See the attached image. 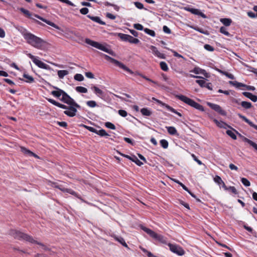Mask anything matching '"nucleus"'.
Returning a JSON list of instances; mask_svg holds the SVG:
<instances>
[{"label":"nucleus","mask_w":257,"mask_h":257,"mask_svg":"<svg viewBox=\"0 0 257 257\" xmlns=\"http://www.w3.org/2000/svg\"><path fill=\"white\" fill-rule=\"evenodd\" d=\"M54 88L56 90L52 91L51 94L57 98H59L62 96V97L60 99V100L67 104L68 106L61 104L51 98H47V100L53 105L65 109L64 113L68 116L73 117L75 116L77 112V109L80 108V106L64 90L57 87H54Z\"/></svg>","instance_id":"nucleus-1"},{"label":"nucleus","mask_w":257,"mask_h":257,"mask_svg":"<svg viewBox=\"0 0 257 257\" xmlns=\"http://www.w3.org/2000/svg\"><path fill=\"white\" fill-rule=\"evenodd\" d=\"M23 36L29 44L36 48L40 49L45 44L43 40L31 33L25 32L23 34Z\"/></svg>","instance_id":"nucleus-2"},{"label":"nucleus","mask_w":257,"mask_h":257,"mask_svg":"<svg viewBox=\"0 0 257 257\" xmlns=\"http://www.w3.org/2000/svg\"><path fill=\"white\" fill-rule=\"evenodd\" d=\"M14 237L15 238L20 239V240H24L27 241H29L32 243H37L39 244L42 249L44 250H47L48 248L44 244L38 242L35 240H34L31 236L28 235L27 234L21 232L19 231H15L13 233Z\"/></svg>","instance_id":"nucleus-3"},{"label":"nucleus","mask_w":257,"mask_h":257,"mask_svg":"<svg viewBox=\"0 0 257 257\" xmlns=\"http://www.w3.org/2000/svg\"><path fill=\"white\" fill-rule=\"evenodd\" d=\"M20 11L23 13L26 17L28 18H30V19H33V18H32V16H34L35 17L39 19V20L42 21L43 22L46 23L47 24L55 28V29H57V30H60V28L59 26H58L57 25H56L55 24H54V23L50 21H48L43 18H42V17L38 15H36V14H34V15H33L32 13H31L28 10H26L24 8H21L20 9Z\"/></svg>","instance_id":"nucleus-4"},{"label":"nucleus","mask_w":257,"mask_h":257,"mask_svg":"<svg viewBox=\"0 0 257 257\" xmlns=\"http://www.w3.org/2000/svg\"><path fill=\"white\" fill-rule=\"evenodd\" d=\"M85 42L92 47L96 48L99 50H100L101 51H103L105 52H106L108 53L109 54L112 55V56H115L114 52L112 51L111 49H109L107 47L105 46L104 45L100 44L97 42L93 41L89 39H85Z\"/></svg>","instance_id":"nucleus-5"},{"label":"nucleus","mask_w":257,"mask_h":257,"mask_svg":"<svg viewBox=\"0 0 257 257\" xmlns=\"http://www.w3.org/2000/svg\"><path fill=\"white\" fill-rule=\"evenodd\" d=\"M176 97L178 98L179 100L184 102V103L199 110L204 111V108L202 105H200V104L194 101L193 99H191L185 95H176Z\"/></svg>","instance_id":"nucleus-6"},{"label":"nucleus","mask_w":257,"mask_h":257,"mask_svg":"<svg viewBox=\"0 0 257 257\" xmlns=\"http://www.w3.org/2000/svg\"><path fill=\"white\" fill-rule=\"evenodd\" d=\"M141 228L145 231L147 234L150 235L152 238L158 240L159 241L163 243H166V238L163 236V235H161L160 234H158L156 233L155 232L153 231L152 230L147 228L145 226H142Z\"/></svg>","instance_id":"nucleus-7"},{"label":"nucleus","mask_w":257,"mask_h":257,"mask_svg":"<svg viewBox=\"0 0 257 257\" xmlns=\"http://www.w3.org/2000/svg\"><path fill=\"white\" fill-rule=\"evenodd\" d=\"M103 56L106 60L110 61L111 63L114 64L115 65H116L118 67H119V68L123 69L124 70L128 72L129 73H130L131 74H133V72L130 69H129L126 66H125L123 64H122V63L110 57V56H109L107 55L103 54Z\"/></svg>","instance_id":"nucleus-8"},{"label":"nucleus","mask_w":257,"mask_h":257,"mask_svg":"<svg viewBox=\"0 0 257 257\" xmlns=\"http://www.w3.org/2000/svg\"><path fill=\"white\" fill-rule=\"evenodd\" d=\"M168 245L169 247L170 250L174 253L179 255H183L185 253L183 249L179 245L169 243Z\"/></svg>","instance_id":"nucleus-9"},{"label":"nucleus","mask_w":257,"mask_h":257,"mask_svg":"<svg viewBox=\"0 0 257 257\" xmlns=\"http://www.w3.org/2000/svg\"><path fill=\"white\" fill-rule=\"evenodd\" d=\"M229 83L235 87L236 88H239L241 87H245L246 89L247 90H252V91H253L255 90V87L254 86H250V85H247L246 84H243L242 83H240V82H238L237 81H229Z\"/></svg>","instance_id":"nucleus-10"},{"label":"nucleus","mask_w":257,"mask_h":257,"mask_svg":"<svg viewBox=\"0 0 257 257\" xmlns=\"http://www.w3.org/2000/svg\"><path fill=\"white\" fill-rule=\"evenodd\" d=\"M207 104L211 108L214 110L215 111L217 112L223 116L226 115V112H225V111L222 109L220 105L211 102H207Z\"/></svg>","instance_id":"nucleus-11"},{"label":"nucleus","mask_w":257,"mask_h":257,"mask_svg":"<svg viewBox=\"0 0 257 257\" xmlns=\"http://www.w3.org/2000/svg\"><path fill=\"white\" fill-rule=\"evenodd\" d=\"M150 49L152 53L156 57L161 59L166 58L165 55L159 52L155 46L151 45L150 46Z\"/></svg>","instance_id":"nucleus-12"},{"label":"nucleus","mask_w":257,"mask_h":257,"mask_svg":"<svg viewBox=\"0 0 257 257\" xmlns=\"http://www.w3.org/2000/svg\"><path fill=\"white\" fill-rule=\"evenodd\" d=\"M185 10H187V11L193 14L200 16L203 18H206V16L205 15V14H204L203 13L200 12V10L198 9L191 8H185Z\"/></svg>","instance_id":"nucleus-13"},{"label":"nucleus","mask_w":257,"mask_h":257,"mask_svg":"<svg viewBox=\"0 0 257 257\" xmlns=\"http://www.w3.org/2000/svg\"><path fill=\"white\" fill-rule=\"evenodd\" d=\"M34 63L39 68L45 69L46 70L50 69V66L44 63V62L37 58L36 59V60H35Z\"/></svg>","instance_id":"nucleus-14"},{"label":"nucleus","mask_w":257,"mask_h":257,"mask_svg":"<svg viewBox=\"0 0 257 257\" xmlns=\"http://www.w3.org/2000/svg\"><path fill=\"white\" fill-rule=\"evenodd\" d=\"M237 115L242 120H243L245 122L247 123L250 126L253 127L254 129L257 130V125L253 124L251 121H250L248 118H247L245 116L242 115L240 113H238Z\"/></svg>","instance_id":"nucleus-15"},{"label":"nucleus","mask_w":257,"mask_h":257,"mask_svg":"<svg viewBox=\"0 0 257 257\" xmlns=\"http://www.w3.org/2000/svg\"><path fill=\"white\" fill-rule=\"evenodd\" d=\"M242 94L247 97L248 98L250 99L251 101L253 102H256L257 101V96L253 95L250 92H243L242 93Z\"/></svg>","instance_id":"nucleus-16"},{"label":"nucleus","mask_w":257,"mask_h":257,"mask_svg":"<svg viewBox=\"0 0 257 257\" xmlns=\"http://www.w3.org/2000/svg\"><path fill=\"white\" fill-rule=\"evenodd\" d=\"M87 17L89 18L90 19L92 20L93 21L97 23L100 25H105V23L101 21L99 17H94V16H91L90 15H87Z\"/></svg>","instance_id":"nucleus-17"},{"label":"nucleus","mask_w":257,"mask_h":257,"mask_svg":"<svg viewBox=\"0 0 257 257\" xmlns=\"http://www.w3.org/2000/svg\"><path fill=\"white\" fill-rule=\"evenodd\" d=\"M190 72H193L196 74H203L205 76V74H207L205 70L202 69L199 67H195Z\"/></svg>","instance_id":"nucleus-18"},{"label":"nucleus","mask_w":257,"mask_h":257,"mask_svg":"<svg viewBox=\"0 0 257 257\" xmlns=\"http://www.w3.org/2000/svg\"><path fill=\"white\" fill-rule=\"evenodd\" d=\"M69 74V71L66 70H58L57 74L60 79H63L64 76Z\"/></svg>","instance_id":"nucleus-19"},{"label":"nucleus","mask_w":257,"mask_h":257,"mask_svg":"<svg viewBox=\"0 0 257 257\" xmlns=\"http://www.w3.org/2000/svg\"><path fill=\"white\" fill-rule=\"evenodd\" d=\"M92 89L93 90L94 93L99 97H101L103 95V91L100 89L99 88L96 86H93L92 87Z\"/></svg>","instance_id":"nucleus-20"},{"label":"nucleus","mask_w":257,"mask_h":257,"mask_svg":"<svg viewBox=\"0 0 257 257\" xmlns=\"http://www.w3.org/2000/svg\"><path fill=\"white\" fill-rule=\"evenodd\" d=\"M166 128L168 132L171 135H176L177 134V131L175 127L173 126H167Z\"/></svg>","instance_id":"nucleus-21"},{"label":"nucleus","mask_w":257,"mask_h":257,"mask_svg":"<svg viewBox=\"0 0 257 257\" xmlns=\"http://www.w3.org/2000/svg\"><path fill=\"white\" fill-rule=\"evenodd\" d=\"M213 121L220 128H225L226 126H227V124L222 121H218L216 119H214Z\"/></svg>","instance_id":"nucleus-22"},{"label":"nucleus","mask_w":257,"mask_h":257,"mask_svg":"<svg viewBox=\"0 0 257 257\" xmlns=\"http://www.w3.org/2000/svg\"><path fill=\"white\" fill-rule=\"evenodd\" d=\"M23 77L26 79L25 81L27 83H33L34 82L33 77L27 74H24Z\"/></svg>","instance_id":"nucleus-23"},{"label":"nucleus","mask_w":257,"mask_h":257,"mask_svg":"<svg viewBox=\"0 0 257 257\" xmlns=\"http://www.w3.org/2000/svg\"><path fill=\"white\" fill-rule=\"evenodd\" d=\"M243 140L244 142L248 143L249 145L252 146L254 149H256V148H257V144L253 142L252 141L249 140L248 139L244 138H243Z\"/></svg>","instance_id":"nucleus-24"},{"label":"nucleus","mask_w":257,"mask_h":257,"mask_svg":"<svg viewBox=\"0 0 257 257\" xmlns=\"http://www.w3.org/2000/svg\"><path fill=\"white\" fill-rule=\"evenodd\" d=\"M220 21L225 26H229L231 23V20L230 19H221Z\"/></svg>","instance_id":"nucleus-25"},{"label":"nucleus","mask_w":257,"mask_h":257,"mask_svg":"<svg viewBox=\"0 0 257 257\" xmlns=\"http://www.w3.org/2000/svg\"><path fill=\"white\" fill-rule=\"evenodd\" d=\"M218 72H219L222 74H223V75L226 76V77H227L228 78H230L231 79H234L235 78L234 75L233 74H231V73H228L227 72L223 71H222V70H218Z\"/></svg>","instance_id":"nucleus-26"},{"label":"nucleus","mask_w":257,"mask_h":257,"mask_svg":"<svg viewBox=\"0 0 257 257\" xmlns=\"http://www.w3.org/2000/svg\"><path fill=\"white\" fill-rule=\"evenodd\" d=\"M241 105L245 109H249L251 107L252 104L250 102L242 101L240 103Z\"/></svg>","instance_id":"nucleus-27"},{"label":"nucleus","mask_w":257,"mask_h":257,"mask_svg":"<svg viewBox=\"0 0 257 257\" xmlns=\"http://www.w3.org/2000/svg\"><path fill=\"white\" fill-rule=\"evenodd\" d=\"M141 112L143 115L145 116H150L152 113L151 111L147 108H142Z\"/></svg>","instance_id":"nucleus-28"},{"label":"nucleus","mask_w":257,"mask_h":257,"mask_svg":"<svg viewBox=\"0 0 257 257\" xmlns=\"http://www.w3.org/2000/svg\"><path fill=\"white\" fill-rule=\"evenodd\" d=\"M128 42L132 44H138L140 42V40L137 38H134L131 35H129Z\"/></svg>","instance_id":"nucleus-29"},{"label":"nucleus","mask_w":257,"mask_h":257,"mask_svg":"<svg viewBox=\"0 0 257 257\" xmlns=\"http://www.w3.org/2000/svg\"><path fill=\"white\" fill-rule=\"evenodd\" d=\"M75 89L77 92L79 93H85L87 92V88L82 86H77Z\"/></svg>","instance_id":"nucleus-30"},{"label":"nucleus","mask_w":257,"mask_h":257,"mask_svg":"<svg viewBox=\"0 0 257 257\" xmlns=\"http://www.w3.org/2000/svg\"><path fill=\"white\" fill-rule=\"evenodd\" d=\"M118 36L122 41L128 42L129 35L118 33Z\"/></svg>","instance_id":"nucleus-31"},{"label":"nucleus","mask_w":257,"mask_h":257,"mask_svg":"<svg viewBox=\"0 0 257 257\" xmlns=\"http://www.w3.org/2000/svg\"><path fill=\"white\" fill-rule=\"evenodd\" d=\"M161 69L164 71H167L169 70L168 65L165 62L162 61L160 63Z\"/></svg>","instance_id":"nucleus-32"},{"label":"nucleus","mask_w":257,"mask_h":257,"mask_svg":"<svg viewBox=\"0 0 257 257\" xmlns=\"http://www.w3.org/2000/svg\"><path fill=\"white\" fill-rule=\"evenodd\" d=\"M21 150L22 152L27 156H30L31 155H33V153L32 152L24 147H21Z\"/></svg>","instance_id":"nucleus-33"},{"label":"nucleus","mask_w":257,"mask_h":257,"mask_svg":"<svg viewBox=\"0 0 257 257\" xmlns=\"http://www.w3.org/2000/svg\"><path fill=\"white\" fill-rule=\"evenodd\" d=\"M115 240H116L117 241H118L120 243H121L123 246L125 247H127V245L126 243L125 242V240L124 239L121 237H115Z\"/></svg>","instance_id":"nucleus-34"},{"label":"nucleus","mask_w":257,"mask_h":257,"mask_svg":"<svg viewBox=\"0 0 257 257\" xmlns=\"http://www.w3.org/2000/svg\"><path fill=\"white\" fill-rule=\"evenodd\" d=\"M101 137H108L109 135L103 129L98 130L97 134Z\"/></svg>","instance_id":"nucleus-35"},{"label":"nucleus","mask_w":257,"mask_h":257,"mask_svg":"<svg viewBox=\"0 0 257 257\" xmlns=\"http://www.w3.org/2000/svg\"><path fill=\"white\" fill-rule=\"evenodd\" d=\"M144 31L146 34L152 37H155L156 35L155 32L153 30H150L148 28L144 29Z\"/></svg>","instance_id":"nucleus-36"},{"label":"nucleus","mask_w":257,"mask_h":257,"mask_svg":"<svg viewBox=\"0 0 257 257\" xmlns=\"http://www.w3.org/2000/svg\"><path fill=\"white\" fill-rule=\"evenodd\" d=\"M74 78L75 80L78 81H82L84 80L83 76L81 74H76L74 75Z\"/></svg>","instance_id":"nucleus-37"},{"label":"nucleus","mask_w":257,"mask_h":257,"mask_svg":"<svg viewBox=\"0 0 257 257\" xmlns=\"http://www.w3.org/2000/svg\"><path fill=\"white\" fill-rule=\"evenodd\" d=\"M166 108L168 110H169V111H171V112H172L177 114L179 116H182V114L180 112L177 111L175 109H174L173 108H172L170 106H166Z\"/></svg>","instance_id":"nucleus-38"},{"label":"nucleus","mask_w":257,"mask_h":257,"mask_svg":"<svg viewBox=\"0 0 257 257\" xmlns=\"http://www.w3.org/2000/svg\"><path fill=\"white\" fill-rule=\"evenodd\" d=\"M160 144L161 146L164 148V149H167L168 147V142L166 140H161L160 141Z\"/></svg>","instance_id":"nucleus-39"},{"label":"nucleus","mask_w":257,"mask_h":257,"mask_svg":"<svg viewBox=\"0 0 257 257\" xmlns=\"http://www.w3.org/2000/svg\"><path fill=\"white\" fill-rule=\"evenodd\" d=\"M132 161L135 162L139 166H141L143 164V163L140 161L135 156H133Z\"/></svg>","instance_id":"nucleus-40"},{"label":"nucleus","mask_w":257,"mask_h":257,"mask_svg":"<svg viewBox=\"0 0 257 257\" xmlns=\"http://www.w3.org/2000/svg\"><path fill=\"white\" fill-rule=\"evenodd\" d=\"M241 182L246 187H248L250 185L249 181L245 178H242L241 179Z\"/></svg>","instance_id":"nucleus-41"},{"label":"nucleus","mask_w":257,"mask_h":257,"mask_svg":"<svg viewBox=\"0 0 257 257\" xmlns=\"http://www.w3.org/2000/svg\"><path fill=\"white\" fill-rule=\"evenodd\" d=\"M220 32L222 34H223L225 36H229L230 35V34L229 32L227 31V29L226 28L224 27H221L220 29Z\"/></svg>","instance_id":"nucleus-42"},{"label":"nucleus","mask_w":257,"mask_h":257,"mask_svg":"<svg viewBox=\"0 0 257 257\" xmlns=\"http://www.w3.org/2000/svg\"><path fill=\"white\" fill-rule=\"evenodd\" d=\"M214 181L217 184H218V185H221V184L222 183H223V181L222 180V179L220 177L218 176H216L214 179Z\"/></svg>","instance_id":"nucleus-43"},{"label":"nucleus","mask_w":257,"mask_h":257,"mask_svg":"<svg viewBox=\"0 0 257 257\" xmlns=\"http://www.w3.org/2000/svg\"><path fill=\"white\" fill-rule=\"evenodd\" d=\"M226 134L230 137L232 139L236 140V136L235 135V134L231 130H227L226 131Z\"/></svg>","instance_id":"nucleus-44"},{"label":"nucleus","mask_w":257,"mask_h":257,"mask_svg":"<svg viewBox=\"0 0 257 257\" xmlns=\"http://www.w3.org/2000/svg\"><path fill=\"white\" fill-rule=\"evenodd\" d=\"M105 126L108 128H110V129H111V130H115V125L112 123L111 122H106L105 123Z\"/></svg>","instance_id":"nucleus-45"},{"label":"nucleus","mask_w":257,"mask_h":257,"mask_svg":"<svg viewBox=\"0 0 257 257\" xmlns=\"http://www.w3.org/2000/svg\"><path fill=\"white\" fill-rule=\"evenodd\" d=\"M87 105L90 107H94L96 106L97 104L95 101L90 100L86 102Z\"/></svg>","instance_id":"nucleus-46"},{"label":"nucleus","mask_w":257,"mask_h":257,"mask_svg":"<svg viewBox=\"0 0 257 257\" xmlns=\"http://www.w3.org/2000/svg\"><path fill=\"white\" fill-rule=\"evenodd\" d=\"M196 83H198L201 87H205L206 84V81L205 80H197L196 81Z\"/></svg>","instance_id":"nucleus-47"},{"label":"nucleus","mask_w":257,"mask_h":257,"mask_svg":"<svg viewBox=\"0 0 257 257\" xmlns=\"http://www.w3.org/2000/svg\"><path fill=\"white\" fill-rule=\"evenodd\" d=\"M204 48L205 50L210 52H213L214 50V48L209 44H205Z\"/></svg>","instance_id":"nucleus-48"},{"label":"nucleus","mask_w":257,"mask_h":257,"mask_svg":"<svg viewBox=\"0 0 257 257\" xmlns=\"http://www.w3.org/2000/svg\"><path fill=\"white\" fill-rule=\"evenodd\" d=\"M134 28L138 30H144V27L140 24H135L134 25Z\"/></svg>","instance_id":"nucleus-49"},{"label":"nucleus","mask_w":257,"mask_h":257,"mask_svg":"<svg viewBox=\"0 0 257 257\" xmlns=\"http://www.w3.org/2000/svg\"><path fill=\"white\" fill-rule=\"evenodd\" d=\"M153 99L155 100L157 103H158L159 104L161 105L162 106H164L166 108V106H169L168 104L163 102L161 100L157 99L154 97L153 98Z\"/></svg>","instance_id":"nucleus-50"},{"label":"nucleus","mask_w":257,"mask_h":257,"mask_svg":"<svg viewBox=\"0 0 257 257\" xmlns=\"http://www.w3.org/2000/svg\"><path fill=\"white\" fill-rule=\"evenodd\" d=\"M85 127L90 132L94 133L96 134H97L98 130H96V128H95L93 127H91V126H85Z\"/></svg>","instance_id":"nucleus-51"},{"label":"nucleus","mask_w":257,"mask_h":257,"mask_svg":"<svg viewBox=\"0 0 257 257\" xmlns=\"http://www.w3.org/2000/svg\"><path fill=\"white\" fill-rule=\"evenodd\" d=\"M227 190L231 192L234 194H237V191L236 188L233 186H229V187H228V190Z\"/></svg>","instance_id":"nucleus-52"},{"label":"nucleus","mask_w":257,"mask_h":257,"mask_svg":"<svg viewBox=\"0 0 257 257\" xmlns=\"http://www.w3.org/2000/svg\"><path fill=\"white\" fill-rule=\"evenodd\" d=\"M118 112V114L122 117H125L127 115V112L124 110H122V109L119 110Z\"/></svg>","instance_id":"nucleus-53"},{"label":"nucleus","mask_w":257,"mask_h":257,"mask_svg":"<svg viewBox=\"0 0 257 257\" xmlns=\"http://www.w3.org/2000/svg\"><path fill=\"white\" fill-rule=\"evenodd\" d=\"M134 5L139 9L141 10L144 8V6H143V4H142L141 3L136 2L134 3Z\"/></svg>","instance_id":"nucleus-54"},{"label":"nucleus","mask_w":257,"mask_h":257,"mask_svg":"<svg viewBox=\"0 0 257 257\" xmlns=\"http://www.w3.org/2000/svg\"><path fill=\"white\" fill-rule=\"evenodd\" d=\"M57 123L60 126L66 128L67 126V122L65 121H57Z\"/></svg>","instance_id":"nucleus-55"},{"label":"nucleus","mask_w":257,"mask_h":257,"mask_svg":"<svg viewBox=\"0 0 257 257\" xmlns=\"http://www.w3.org/2000/svg\"><path fill=\"white\" fill-rule=\"evenodd\" d=\"M171 52L173 53V55L175 57H178V58H182L185 59L184 57L182 56L181 55L178 53L177 52L175 51L174 50H171Z\"/></svg>","instance_id":"nucleus-56"},{"label":"nucleus","mask_w":257,"mask_h":257,"mask_svg":"<svg viewBox=\"0 0 257 257\" xmlns=\"http://www.w3.org/2000/svg\"><path fill=\"white\" fill-rule=\"evenodd\" d=\"M88 11H89L88 9L86 8H82L80 10L81 14H82L83 15L87 14L88 13Z\"/></svg>","instance_id":"nucleus-57"},{"label":"nucleus","mask_w":257,"mask_h":257,"mask_svg":"<svg viewBox=\"0 0 257 257\" xmlns=\"http://www.w3.org/2000/svg\"><path fill=\"white\" fill-rule=\"evenodd\" d=\"M163 31L166 34H170L171 30L166 26H164L163 28Z\"/></svg>","instance_id":"nucleus-58"},{"label":"nucleus","mask_w":257,"mask_h":257,"mask_svg":"<svg viewBox=\"0 0 257 257\" xmlns=\"http://www.w3.org/2000/svg\"><path fill=\"white\" fill-rule=\"evenodd\" d=\"M54 187L58 188L59 189H60V190H61L62 191H63L64 192H66L67 191V189L62 187L61 186H60V185H56L54 184Z\"/></svg>","instance_id":"nucleus-59"},{"label":"nucleus","mask_w":257,"mask_h":257,"mask_svg":"<svg viewBox=\"0 0 257 257\" xmlns=\"http://www.w3.org/2000/svg\"><path fill=\"white\" fill-rule=\"evenodd\" d=\"M192 157L193 158L194 160L199 165H201L202 164V162L198 160L195 155L192 154Z\"/></svg>","instance_id":"nucleus-60"},{"label":"nucleus","mask_w":257,"mask_h":257,"mask_svg":"<svg viewBox=\"0 0 257 257\" xmlns=\"http://www.w3.org/2000/svg\"><path fill=\"white\" fill-rule=\"evenodd\" d=\"M247 16L251 18H254L256 16L254 13L251 11L247 12Z\"/></svg>","instance_id":"nucleus-61"},{"label":"nucleus","mask_w":257,"mask_h":257,"mask_svg":"<svg viewBox=\"0 0 257 257\" xmlns=\"http://www.w3.org/2000/svg\"><path fill=\"white\" fill-rule=\"evenodd\" d=\"M85 74V76L88 78H94V75L90 72H86Z\"/></svg>","instance_id":"nucleus-62"},{"label":"nucleus","mask_w":257,"mask_h":257,"mask_svg":"<svg viewBox=\"0 0 257 257\" xmlns=\"http://www.w3.org/2000/svg\"><path fill=\"white\" fill-rule=\"evenodd\" d=\"M229 168L231 170H235V171H237L238 170V168L237 166H235L234 164H230L229 165Z\"/></svg>","instance_id":"nucleus-63"},{"label":"nucleus","mask_w":257,"mask_h":257,"mask_svg":"<svg viewBox=\"0 0 257 257\" xmlns=\"http://www.w3.org/2000/svg\"><path fill=\"white\" fill-rule=\"evenodd\" d=\"M143 251L144 252H147V255H148V257H157L156 256L153 255L151 252L148 251L147 250H146L145 249H143Z\"/></svg>","instance_id":"nucleus-64"}]
</instances>
